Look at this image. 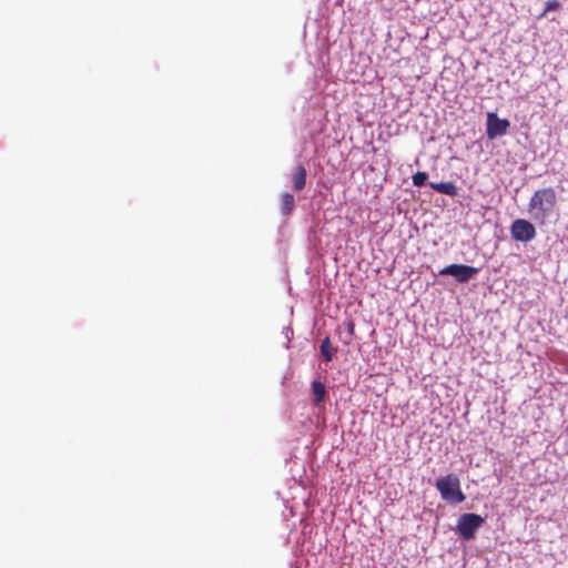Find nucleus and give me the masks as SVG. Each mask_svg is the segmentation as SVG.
I'll return each instance as SVG.
<instances>
[{"mask_svg":"<svg viewBox=\"0 0 568 568\" xmlns=\"http://www.w3.org/2000/svg\"><path fill=\"white\" fill-rule=\"evenodd\" d=\"M557 193L554 187H544L534 192L528 203L530 219L545 226L556 215Z\"/></svg>","mask_w":568,"mask_h":568,"instance_id":"f257e3e1","label":"nucleus"},{"mask_svg":"<svg viewBox=\"0 0 568 568\" xmlns=\"http://www.w3.org/2000/svg\"><path fill=\"white\" fill-rule=\"evenodd\" d=\"M436 488L440 493L443 499L453 503H463L465 495L460 489V481L454 474L437 479Z\"/></svg>","mask_w":568,"mask_h":568,"instance_id":"f03ea898","label":"nucleus"},{"mask_svg":"<svg viewBox=\"0 0 568 568\" xmlns=\"http://www.w3.org/2000/svg\"><path fill=\"white\" fill-rule=\"evenodd\" d=\"M485 519L477 514L467 513L460 515L456 530L466 540L474 538L476 530L484 524Z\"/></svg>","mask_w":568,"mask_h":568,"instance_id":"7ed1b4c3","label":"nucleus"},{"mask_svg":"<svg viewBox=\"0 0 568 568\" xmlns=\"http://www.w3.org/2000/svg\"><path fill=\"white\" fill-rule=\"evenodd\" d=\"M510 235L517 242H530L536 237V229L531 222L517 219L510 225Z\"/></svg>","mask_w":568,"mask_h":568,"instance_id":"20e7f679","label":"nucleus"},{"mask_svg":"<svg viewBox=\"0 0 568 568\" xmlns=\"http://www.w3.org/2000/svg\"><path fill=\"white\" fill-rule=\"evenodd\" d=\"M478 268L464 264H450L444 267L439 274L440 275H452L456 278L458 283H465L473 278L477 273Z\"/></svg>","mask_w":568,"mask_h":568,"instance_id":"39448f33","label":"nucleus"},{"mask_svg":"<svg viewBox=\"0 0 568 568\" xmlns=\"http://www.w3.org/2000/svg\"><path fill=\"white\" fill-rule=\"evenodd\" d=\"M510 123L507 119H499L496 113L487 114L486 133L489 139H495L506 134Z\"/></svg>","mask_w":568,"mask_h":568,"instance_id":"423d86ee","label":"nucleus"},{"mask_svg":"<svg viewBox=\"0 0 568 568\" xmlns=\"http://www.w3.org/2000/svg\"><path fill=\"white\" fill-rule=\"evenodd\" d=\"M306 175V169L303 165H298L291 174V181L294 191L301 192L305 187Z\"/></svg>","mask_w":568,"mask_h":568,"instance_id":"0eeeda50","label":"nucleus"},{"mask_svg":"<svg viewBox=\"0 0 568 568\" xmlns=\"http://www.w3.org/2000/svg\"><path fill=\"white\" fill-rule=\"evenodd\" d=\"M429 186L433 190H435L442 194H446V195H450V196H455L458 194V189L454 182H439V183L430 182Z\"/></svg>","mask_w":568,"mask_h":568,"instance_id":"6e6552de","label":"nucleus"},{"mask_svg":"<svg viewBox=\"0 0 568 568\" xmlns=\"http://www.w3.org/2000/svg\"><path fill=\"white\" fill-rule=\"evenodd\" d=\"M312 396H313V403L314 405H318L321 402L324 400L326 396V387L325 385L320 381H313L312 383Z\"/></svg>","mask_w":568,"mask_h":568,"instance_id":"1a4fd4ad","label":"nucleus"},{"mask_svg":"<svg viewBox=\"0 0 568 568\" xmlns=\"http://www.w3.org/2000/svg\"><path fill=\"white\" fill-rule=\"evenodd\" d=\"M321 355L324 357L326 362L332 361L336 348L332 345V342L328 336L322 339L321 346Z\"/></svg>","mask_w":568,"mask_h":568,"instance_id":"9d476101","label":"nucleus"},{"mask_svg":"<svg viewBox=\"0 0 568 568\" xmlns=\"http://www.w3.org/2000/svg\"><path fill=\"white\" fill-rule=\"evenodd\" d=\"M295 206L294 196L291 193H283L281 196V211L283 215L292 213Z\"/></svg>","mask_w":568,"mask_h":568,"instance_id":"9b49d317","label":"nucleus"},{"mask_svg":"<svg viewBox=\"0 0 568 568\" xmlns=\"http://www.w3.org/2000/svg\"><path fill=\"white\" fill-rule=\"evenodd\" d=\"M561 8V4L558 0H548L545 4V9L542 13L540 14V18L546 16L549 11H557Z\"/></svg>","mask_w":568,"mask_h":568,"instance_id":"f8f14e48","label":"nucleus"},{"mask_svg":"<svg viewBox=\"0 0 568 568\" xmlns=\"http://www.w3.org/2000/svg\"><path fill=\"white\" fill-rule=\"evenodd\" d=\"M428 175L426 172H416L413 176H412V180H413V184L415 186H423L427 180Z\"/></svg>","mask_w":568,"mask_h":568,"instance_id":"ddd939ff","label":"nucleus"},{"mask_svg":"<svg viewBox=\"0 0 568 568\" xmlns=\"http://www.w3.org/2000/svg\"><path fill=\"white\" fill-rule=\"evenodd\" d=\"M348 332L349 334L354 333V324L352 322L348 323Z\"/></svg>","mask_w":568,"mask_h":568,"instance_id":"4468645a","label":"nucleus"}]
</instances>
